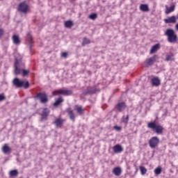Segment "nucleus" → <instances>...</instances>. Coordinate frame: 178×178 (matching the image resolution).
Here are the masks:
<instances>
[{
    "label": "nucleus",
    "mask_w": 178,
    "mask_h": 178,
    "mask_svg": "<svg viewBox=\"0 0 178 178\" xmlns=\"http://www.w3.org/2000/svg\"><path fill=\"white\" fill-rule=\"evenodd\" d=\"M164 22L165 23H166V24H169L170 23L175 24L176 23V16L172 15L171 17H169L167 19H164Z\"/></svg>",
    "instance_id": "nucleus-14"
},
{
    "label": "nucleus",
    "mask_w": 178,
    "mask_h": 178,
    "mask_svg": "<svg viewBox=\"0 0 178 178\" xmlns=\"http://www.w3.org/2000/svg\"><path fill=\"white\" fill-rule=\"evenodd\" d=\"M14 67V74L17 76L19 74H22V71L26 67V64L22 59L15 58Z\"/></svg>",
    "instance_id": "nucleus-1"
},
{
    "label": "nucleus",
    "mask_w": 178,
    "mask_h": 178,
    "mask_svg": "<svg viewBox=\"0 0 178 178\" xmlns=\"http://www.w3.org/2000/svg\"><path fill=\"white\" fill-rule=\"evenodd\" d=\"M64 24L66 29H72V27H73V25H74L73 21H70V20L66 21Z\"/></svg>",
    "instance_id": "nucleus-27"
},
{
    "label": "nucleus",
    "mask_w": 178,
    "mask_h": 178,
    "mask_svg": "<svg viewBox=\"0 0 178 178\" xmlns=\"http://www.w3.org/2000/svg\"><path fill=\"white\" fill-rule=\"evenodd\" d=\"M160 47L161 44H159V43L152 46V49H150V54H155V52H156V51L159 49Z\"/></svg>",
    "instance_id": "nucleus-21"
},
{
    "label": "nucleus",
    "mask_w": 178,
    "mask_h": 178,
    "mask_svg": "<svg viewBox=\"0 0 178 178\" xmlns=\"http://www.w3.org/2000/svg\"><path fill=\"white\" fill-rule=\"evenodd\" d=\"M155 175H161L162 173V168H157L154 170Z\"/></svg>",
    "instance_id": "nucleus-35"
},
{
    "label": "nucleus",
    "mask_w": 178,
    "mask_h": 178,
    "mask_svg": "<svg viewBox=\"0 0 178 178\" xmlns=\"http://www.w3.org/2000/svg\"><path fill=\"white\" fill-rule=\"evenodd\" d=\"M33 98L40 101V104H47L48 102V95L45 92H38Z\"/></svg>",
    "instance_id": "nucleus-5"
},
{
    "label": "nucleus",
    "mask_w": 178,
    "mask_h": 178,
    "mask_svg": "<svg viewBox=\"0 0 178 178\" xmlns=\"http://www.w3.org/2000/svg\"><path fill=\"white\" fill-rule=\"evenodd\" d=\"M54 124H56V127H61L62 124H63V119L57 118L54 122Z\"/></svg>",
    "instance_id": "nucleus-22"
},
{
    "label": "nucleus",
    "mask_w": 178,
    "mask_h": 178,
    "mask_svg": "<svg viewBox=\"0 0 178 178\" xmlns=\"http://www.w3.org/2000/svg\"><path fill=\"white\" fill-rule=\"evenodd\" d=\"M175 9H176V5H175L174 3L171 4L170 7L168 6H165V15H169V13H172V12H175Z\"/></svg>",
    "instance_id": "nucleus-13"
},
{
    "label": "nucleus",
    "mask_w": 178,
    "mask_h": 178,
    "mask_svg": "<svg viewBox=\"0 0 178 178\" xmlns=\"http://www.w3.org/2000/svg\"><path fill=\"white\" fill-rule=\"evenodd\" d=\"M113 129L114 130H116V131H122V127L118 125L114 126Z\"/></svg>",
    "instance_id": "nucleus-36"
},
{
    "label": "nucleus",
    "mask_w": 178,
    "mask_h": 178,
    "mask_svg": "<svg viewBox=\"0 0 178 178\" xmlns=\"http://www.w3.org/2000/svg\"><path fill=\"white\" fill-rule=\"evenodd\" d=\"M50 112L51 111L47 108H43V111H42V113L40 114L41 115V120H47V118H48V116H49Z\"/></svg>",
    "instance_id": "nucleus-11"
},
{
    "label": "nucleus",
    "mask_w": 178,
    "mask_h": 178,
    "mask_svg": "<svg viewBox=\"0 0 178 178\" xmlns=\"http://www.w3.org/2000/svg\"><path fill=\"white\" fill-rule=\"evenodd\" d=\"M113 173L115 176H120V175H122V168L120 167L115 168L113 170Z\"/></svg>",
    "instance_id": "nucleus-19"
},
{
    "label": "nucleus",
    "mask_w": 178,
    "mask_h": 178,
    "mask_svg": "<svg viewBox=\"0 0 178 178\" xmlns=\"http://www.w3.org/2000/svg\"><path fill=\"white\" fill-rule=\"evenodd\" d=\"M19 175V171L17 170H13L9 172L10 177H17Z\"/></svg>",
    "instance_id": "nucleus-24"
},
{
    "label": "nucleus",
    "mask_w": 178,
    "mask_h": 178,
    "mask_svg": "<svg viewBox=\"0 0 178 178\" xmlns=\"http://www.w3.org/2000/svg\"><path fill=\"white\" fill-rule=\"evenodd\" d=\"M13 84L17 88H29L30 87V83L29 81L24 82V81L20 80L19 78H15L13 80Z\"/></svg>",
    "instance_id": "nucleus-4"
},
{
    "label": "nucleus",
    "mask_w": 178,
    "mask_h": 178,
    "mask_svg": "<svg viewBox=\"0 0 178 178\" xmlns=\"http://www.w3.org/2000/svg\"><path fill=\"white\" fill-rule=\"evenodd\" d=\"M174 56H175V54H173V53H170L168 54H166V57H165V60L166 62H169L170 60H174L173 59Z\"/></svg>",
    "instance_id": "nucleus-26"
},
{
    "label": "nucleus",
    "mask_w": 178,
    "mask_h": 178,
    "mask_svg": "<svg viewBox=\"0 0 178 178\" xmlns=\"http://www.w3.org/2000/svg\"><path fill=\"white\" fill-rule=\"evenodd\" d=\"M140 170L141 175H145V173H147V168H145V167L140 166Z\"/></svg>",
    "instance_id": "nucleus-33"
},
{
    "label": "nucleus",
    "mask_w": 178,
    "mask_h": 178,
    "mask_svg": "<svg viewBox=\"0 0 178 178\" xmlns=\"http://www.w3.org/2000/svg\"><path fill=\"white\" fill-rule=\"evenodd\" d=\"M17 10L19 12V13L26 15V13L29 12V4L24 1L21 2L18 6Z\"/></svg>",
    "instance_id": "nucleus-6"
},
{
    "label": "nucleus",
    "mask_w": 178,
    "mask_h": 178,
    "mask_svg": "<svg viewBox=\"0 0 178 178\" xmlns=\"http://www.w3.org/2000/svg\"><path fill=\"white\" fill-rule=\"evenodd\" d=\"M29 73L30 71L25 70L24 68L22 70H21V74H22L24 77H26V76H29Z\"/></svg>",
    "instance_id": "nucleus-29"
},
{
    "label": "nucleus",
    "mask_w": 178,
    "mask_h": 178,
    "mask_svg": "<svg viewBox=\"0 0 178 178\" xmlns=\"http://www.w3.org/2000/svg\"><path fill=\"white\" fill-rule=\"evenodd\" d=\"M2 152L3 154H6V155H8L12 152V149L10 147L8 146V145L5 144L2 147Z\"/></svg>",
    "instance_id": "nucleus-16"
},
{
    "label": "nucleus",
    "mask_w": 178,
    "mask_h": 178,
    "mask_svg": "<svg viewBox=\"0 0 178 178\" xmlns=\"http://www.w3.org/2000/svg\"><path fill=\"white\" fill-rule=\"evenodd\" d=\"M76 112L79 115H83V113H84V110H83V107H81V106H79L76 107Z\"/></svg>",
    "instance_id": "nucleus-30"
},
{
    "label": "nucleus",
    "mask_w": 178,
    "mask_h": 178,
    "mask_svg": "<svg viewBox=\"0 0 178 178\" xmlns=\"http://www.w3.org/2000/svg\"><path fill=\"white\" fill-rule=\"evenodd\" d=\"M97 17H98V15H97V13H92L89 15V19H90L91 20H95Z\"/></svg>",
    "instance_id": "nucleus-34"
},
{
    "label": "nucleus",
    "mask_w": 178,
    "mask_h": 178,
    "mask_svg": "<svg viewBox=\"0 0 178 178\" xmlns=\"http://www.w3.org/2000/svg\"><path fill=\"white\" fill-rule=\"evenodd\" d=\"M90 42H91L90 41V40H88V39L86 38H83V41L82 43H81V45H82V47H84V45H87V44H90Z\"/></svg>",
    "instance_id": "nucleus-32"
},
{
    "label": "nucleus",
    "mask_w": 178,
    "mask_h": 178,
    "mask_svg": "<svg viewBox=\"0 0 178 178\" xmlns=\"http://www.w3.org/2000/svg\"><path fill=\"white\" fill-rule=\"evenodd\" d=\"M26 39L29 42V49H31V44H33V36H31V33H29L26 35Z\"/></svg>",
    "instance_id": "nucleus-25"
},
{
    "label": "nucleus",
    "mask_w": 178,
    "mask_h": 178,
    "mask_svg": "<svg viewBox=\"0 0 178 178\" xmlns=\"http://www.w3.org/2000/svg\"><path fill=\"white\" fill-rule=\"evenodd\" d=\"M158 59V56L154 55L152 57L146 60V67H149V66H152L154 65V62H155Z\"/></svg>",
    "instance_id": "nucleus-10"
},
{
    "label": "nucleus",
    "mask_w": 178,
    "mask_h": 178,
    "mask_svg": "<svg viewBox=\"0 0 178 178\" xmlns=\"http://www.w3.org/2000/svg\"><path fill=\"white\" fill-rule=\"evenodd\" d=\"M13 43L15 44V45H19L20 44V38H19V36H17V35H14L13 36Z\"/></svg>",
    "instance_id": "nucleus-23"
},
{
    "label": "nucleus",
    "mask_w": 178,
    "mask_h": 178,
    "mask_svg": "<svg viewBox=\"0 0 178 178\" xmlns=\"http://www.w3.org/2000/svg\"><path fill=\"white\" fill-rule=\"evenodd\" d=\"M115 109L118 112H123V111H124V109H126V103H124V102H119L115 106Z\"/></svg>",
    "instance_id": "nucleus-12"
},
{
    "label": "nucleus",
    "mask_w": 178,
    "mask_h": 178,
    "mask_svg": "<svg viewBox=\"0 0 178 178\" xmlns=\"http://www.w3.org/2000/svg\"><path fill=\"white\" fill-rule=\"evenodd\" d=\"M64 99L62 97H58L57 99H56V102L54 103V106L55 108L59 106L62 102H63Z\"/></svg>",
    "instance_id": "nucleus-18"
},
{
    "label": "nucleus",
    "mask_w": 178,
    "mask_h": 178,
    "mask_svg": "<svg viewBox=\"0 0 178 178\" xmlns=\"http://www.w3.org/2000/svg\"><path fill=\"white\" fill-rule=\"evenodd\" d=\"M165 35L168 36V42L173 43L177 41V35H176V33L172 29H167L165 32Z\"/></svg>",
    "instance_id": "nucleus-3"
},
{
    "label": "nucleus",
    "mask_w": 178,
    "mask_h": 178,
    "mask_svg": "<svg viewBox=\"0 0 178 178\" xmlns=\"http://www.w3.org/2000/svg\"><path fill=\"white\" fill-rule=\"evenodd\" d=\"M68 115L70 117V119L71 120H73V122H74V120L76 119V116L74 115V113L73 112V110H70L68 111Z\"/></svg>",
    "instance_id": "nucleus-28"
},
{
    "label": "nucleus",
    "mask_w": 178,
    "mask_h": 178,
    "mask_svg": "<svg viewBox=\"0 0 178 178\" xmlns=\"http://www.w3.org/2000/svg\"><path fill=\"white\" fill-rule=\"evenodd\" d=\"M6 99V97L3 95V94H0V102H2V101H5Z\"/></svg>",
    "instance_id": "nucleus-37"
},
{
    "label": "nucleus",
    "mask_w": 178,
    "mask_h": 178,
    "mask_svg": "<svg viewBox=\"0 0 178 178\" xmlns=\"http://www.w3.org/2000/svg\"><path fill=\"white\" fill-rule=\"evenodd\" d=\"M140 10L142 12H149V7H148V4H140Z\"/></svg>",
    "instance_id": "nucleus-20"
},
{
    "label": "nucleus",
    "mask_w": 178,
    "mask_h": 178,
    "mask_svg": "<svg viewBox=\"0 0 178 178\" xmlns=\"http://www.w3.org/2000/svg\"><path fill=\"white\" fill-rule=\"evenodd\" d=\"M52 94L53 95H72V94H73V91L70 90L60 89L54 90Z\"/></svg>",
    "instance_id": "nucleus-7"
},
{
    "label": "nucleus",
    "mask_w": 178,
    "mask_h": 178,
    "mask_svg": "<svg viewBox=\"0 0 178 178\" xmlns=\"http://www.w3.org/2000/svg\"><path fill=\"white\" fill-rule=\"evenodd\" d=\"M122 123L127 124V123H129V115H127L126 117L123 115L122 118Z\"/></svg>",
    "instance_id": "nucleus-31"
},
{
    "label": "nucleus",
    "mask_w": 178,
    "mask_h": 178,
    "mask_svg": "<svg viewBox=\"0 0 178 178\" xmlns=\"http://www.w3.org/2000/svg\"><path fill=\"white\" fill-rule=\"evenodd\" d=\"M148 129H150L153 131H155L156 134H163V127L161 124H156L155 122H150L147 124Z\"/></svg>",
    "instance_id": "nucleus-2"
},
{
    "label": "nucleus",
    "mask_w": 178,
    "mask_h": 178,
    "mask_svg": "<svg viewBox=\"0 0 178 178\" xmlns=\"http://www.w3.org/2000/svg\"><path fill=\"white\" fill-rule=\"evenodd\" d=\"M177 19H178V14H177Z\"/></svg>",
    "instance_id": "nucleus-40"
},
{
    "label": "nucleus",
    "mask_w": 178,
    "mask_h": 178,
    "mask_svg": "<svg viewBox=\"0 0 178 178\" xmlns=\"http://www.w3.org/2000/svg\"><path fill=\"white\" fill-rule=\"evenodd\" d=\"M95 92H99V89L97 88H88L86 90H84L83 94V95H91L95 94Z\"/></svg>",
    "instance_id": "nucleus-9"
},
{
    "label": "nucleus",
    "mask_w": 178,
    "mask_h": 178,
    "mask_svg": "<svg viewBox=\"0 0 178 178\" xmlns=\"http://www.w3.org/2000/svg\"><path fill=\"white\" fill-rule=\"evenodd\" d=\"M61 56L63 58H67V53H66V52L62 53Z\"/></svg>",
    "instance_id": "nucleus-39"
},
{
    "label": "nucleus",
    "mask_w": 178,
    "mask_h": 178,
    "mask_svg": "<svg viewBox=\"0 0 178 178\" xmlns=\"http://www.w3.org/2000/svg\"><path fill=\"white\" fill-rule=\"evenodd\" d=\"M113 149L115 154H120V152H123V147H122V145H115L113 146Z\"/></svg>",
    "instance_id": "nucleus-15"
},
{
    "label": "nucleus",
    "mask_w": 178,
    "mask_h": 178,
    "mask_svg": "<svg viewBox=\"0 0 178 178\" xmlns=\"http://www.w3.org/2000/svg\"><path fill=\"white\" fill-rule=\"evenodd\" d=\"M152 86H155V87H158L161 84V80L158 77L153 78L152 79Z\"/></svg>",
    "instance_id": "nucleus-17"
},
{
    "label": "nucleus",
    "mask_w": 178,
    "mask_h": 178,
    "mask_svg": "<svg viewBox=\"0 0 178 178\" xmlns=\"http://www.w3.org/2000/svg\"><path fill=\"white\" fill-rule=\"evenodd\" d=\"M5 34V31L2 29H0V38Z\"/></svg>",
    "instance_id": "nucleus-38"
},
{
    "label": "nucleus",
    "mask_w": 178,
    "mask_h": 178,
    "mask_svg": "<svg viewBox=\"0 0 178 178\" xmlns=\"http://www.w3.org/2000/svg\"><path fill=\"white\" fill-rule=\"evenodd\" d=\"M159 144V138L156 136L152 137L149 140V145L150 148H156L158 147V145Z\"/></svg>",
    "instance_id": "nucleus-8"
}]
</instances>
